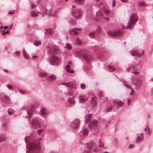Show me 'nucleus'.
<instances>
[{
	"label": "nucleus",
	"mask_w": 153,
	"mask_h": 153,
	"mask_svg": "<svg viewBox=\"0 0 153 153\" xmlns=\"http://www.w3.org/2000/svg\"><path fill=\"white\" fill-rule=\"evenodd\" d=\"M25 141L28 145L26 153H39L40 149L39 144L35 143L32 142L34 139L32 136H27L25 137Z\"/></svg>",
	"instance_id": "nucleus-1"
},
{
	"label": "nucleus",
	"mask_w": 153,
	"mask_h": 153,
	"mask_svg": "<svg viewBox=\"0 0 153 153\" xmlns=\"http://www.w3.org/2000/svg\"><path fill=\"white\" fill-rule=\"evenodd\" d=\"M138 20L137 15L135 13L132 14L130 16L128 25L126 26V28L127 29L129 28L132 29Z\"/></svg>",
	"instance_id": "nucleus-2"
},
{
	"label": "nucleus",
	"mask_w": 153,
	"mask_h": 153,
	"mask_svg": "<svg viewBox=\"0 0 153 153\" xmlns=\"http://www.w3.org/2000/svg\"><path fill=\"white\" fill-rule=\"evenodd\" d=\"M86 144L87 145V150L85 151L83 153H94L98 150L96 145L92 142L86 143Z\"/></svg>",
	"instance_id": "nucleus-3"
},
{
	"label": "nucleus",
	"mask_w": 153,
	"mask_h": 153,
	"mask_svg": "<svg viewBox=\"0 0 153 153\" xmlns=\"http://www.w3.org/2000/svg\"><path fill=\"white\" fill-rule=\"evenodd\" d=\"M49 62L51 65H58L61 62V59L56 56L52 55L48 58Z\"/></svg>",
	"instance_id": "nucleus-4"
},
{
	"label": "nucleus",
	"mask_w": 153,
	"mask_h": 153,
	"mask_svg": "<svg viewBox=\"0 0 153 153\" xmlns=\"http://www.w3.org/2000/svg\"><path fill=\"white\" fill-rule=\"evenodd\" d=\"M71 14L76 19H79L82 16V11L80 9H77L72 11Z\"/></svg>",
	"instance_id": "nucleus-5"
},
{
	"label": "nucleus",
	"mask_w": 153,
	"mask_h": 153,
	"mask_svg": "<svg viewBox=\"0 0 153 153\" xmlns=\"http://www.w3.org/2000/svg\"><path fill=\"white\" fill-rule=\"evenodd\" d=\"M30 123L32 128H39L41 126V122L38 118L33 119Z\"/></svg>",
	"instance_id": "nucleus-6"
},
{
	"label": "nucleus",
	"mask_w": 153,
	"mask_h": 153,
	"mask_svg": "<svg viewBox=\"0 0 153 153\" xmlns=\"http://www.w3.org/2000/svg\"><path fill=\"white\" fill-rule=\"evenodd\" d=\"M78 54L82 56L87 62H90L92 59V58L90 55L85 53L83 51H80L78 53Z\"/></svg>",
	"instance_id": "nucleus-7"
},
{
	"label": "nucleus",
	"mask_w": 153,
	"mask_h": 153,
	"mask_svg": "<svg viewBox=\"0 0 153 153\" xmlns=\"http://www.w3.org/2000/svg\"><path fill=\"white\" fill-rule=\"evenodd\" d=\"M113 103L116 107V109L119 110L122 108V110L123 109V106L124 105L123 102L119 100H117L113 101Z\"/></svg>",
	"instance_id": "nucleus-8"
},
{
	"label": "nucleus",
	"mask_w": 153,
	"mask_h": 153,
	"mask_svg": "<svg viewBox=\"0 0 153 153\" xmlns=\"http://www.w3.org/2000/svg\"><path fill=\"white\" fill-rule=\"evenodd\" d=\"M108 34L110 36H119L122 33V32L120 30L114 31H109L108 32Z\"/></svg>",
	"instance_id": "nucleus-9"
},
{
	"label": "nucleus",
	"mask_w": 153,
	"mask_h": 153,
	"mask_svg": "<svg viewBox=\"0 0 153 153\" xmlns=\"http://www.w3.org/2000/svg\"><path fill=\"white\" fill-rule=\"evenodd\" d=\"M88 126L92 130L96 129L98 126L97 122L95 120H93L88 124Z\"/></svg>",
	"instance_id": "nucleus-10"
},
{
	"label": "nucleus",
	"mask_w": 153,
	"mask_h": 153,
	"mask_svg": "<svg viewBox=\"0 0 153 153\" xmlns=\"http://www.w3.org/2000/svg\"><path fill=\"white\" fill-rule=\"evenodd\" d=\"M101 31V27L100 26H98L95 31L91 32L89 34V36L90 37L93 38L95 35H97L100 33Z\"/></svg>",
	"instance_id": "nucleus-11"
},
{
	"label": "nucleus",
	"mask_w": 153,
	"mask_h": 153,
	"mask_svg": "<svg viewBox=\"0 0 153 153\" xmlns=\"http://www.w3.org/2000/svg\"><path fill=\"white\" fill-rule=\"evenodd\" d=\"M49 114V112L48 110L44 107H42L39 112L40 115L43 117L48 114Z\"/></svg>",
	"instance_id": "nucleus-12"
},
{
	"label": "nucleus",
	"mask_w": 153,
	"mask_h": 153,
	"mask_svg": "<svg viewBox=\"0 0 153 153\" xmlns=\"http://www.w3.org/2000/svg\"><path fill=\"white\" fill-rule=\"evenodd\" d=\"M80 120L79 119H75L73 122V127L75 129L77 128L79 126Z\"/></svg>",
	"instance_id": "nucleus-13"
},
{
	"label": "nucleus",
	"mask_w": 153,
	"mask_h": 153,
	"mask_svg": "<svg viewBox=\"0 0 153 153\" xmlns=\"http://www.w3.org/2000/svg\"><path fill=\"white\" fill-rule=\"evenodd\" d=\"M144 50L143 51V53L142 54L136 51L132 50L131 51V53L132 55L134 56H137L138 57H140L141 56L143 55L144 53Z\"/></svg>",
	"instance_id": "nucleus-14"
},
{
	"label": "nucleus",
	"mask_w": 153,
	"mask_h": 153,
	"mask_svg": "<svg viewBox=\"0 0 153 153\" xmlns=\"http://www.w3.org/2000/svg\"><path fill=\"white\" fill-rule=\"evenodd\" d=\"M67 101L71 105H74L75 103L74 98L72 96L68 98Z\"/></svg>",
	"instance_id": "nucleus-15"
},
{
	"label": "nucleus",
	"mask_w": 153,
	"mask_h": 153,
	"mask_svg": "<svg viewBox=\"0 0 153 153\" xmlns=\"http://www.w3.org/2000/svg\"><path fill=\"white\" fill-rule=\"evenodd\" d=\"M57 49V47L56 46H53L49 49L48 52L50 54H54L55 53Z\"/></svg>",
	"instance_id": "nucleus-16"
},
{
	"label": "nucleus",
	"mask_w": 153,
	"mask_h": 153,
	"mask_svg": "<svg viewBox=\"0 0 153 153\" xmlns=\"http://www.w3.org/2000/svg\"><path fill=\"white\" fill-rule=\"evenodd\" d=\"M79 102L80 103L84 102L88 100L87 96H79Z\"/></svg>",
	"instance_id": "nucleus-17"
},
{
	"label": "nucleus",
	"mask_w": 153,
	"mask_h": 153,
	"mask_svg": "<svg viewBox=\"0 0 153 153\" xmlns=\"http://www.w3.org/2000/svg\"><path fill=\"white\" fill-rule=\"evenodd\" d=\"M81 30V29L78 28H74L73 30H72L70 31V33L71 35H76L78 34V33L76 31H79Z\"/></svg>",
	"instance_id": "nucleus-18"
},
{
	"label": "nucleus",
	"mask_w": 153,
	"mask_h": 153,
	"mask_svg": "<svg viewBox=\"0 0 153 153\" xmlns=\"http://www.w3.org/2000/svg\"><path fill=\"white\" fill-rule=\"evenodd\" d=\"M97 99L95 97H93L91 99V104L93 107L96 106L97 105Z\"/></svg>",
	"instance_id": "nucleus-19"
},
{
	"label": "nucleus",
	"mask_w": 153,
	"mask_h": 153,
	"mask_svg": "<svg viewBox=\"0 0 153 153\" xmlns=\"http://www.w3.org/2000/svg\"><path fill=\"white\" fill-rule=\"evenodd\" d=\"M33 107H31L29 110H27V112L30 118L33 113Z\"/></svg>",
	"instance_id": "nucleus-20"
},
{
	"label": "nucleus",
	"mask_w": 153,
	"mask_h": 153,
	"mask_svg": "<svg viewBox=\"0 0 153 153\" xmlns=\"http://www.w3.org/2000/svg\"><path fill=\"white\" fill-rule=\"evenodd\" d=\"M123 84L126 87H127V88H128L131 89V93H129L130 95H131L132 94V92L133 91V89L131 88L130 86L129 85L127 84V82L126 80H124V79L123 80Z\"/></svg>",
	"instance_id": "nucleus-21"
},
{
	"label": "nucleus",
	"mask_w": 153,
	"mask_h": 153,
	"mask_svg": "<svg viewBox=\"0 0 153 153\" xmlns=\"http://www.w3.org/2000/svg\"><path fill=\"white\" fill-rule=\"evenodd\" d=\"M75 44L77 45L80 46L82 45V42L78 37H77L75 39Z\"/></svg>",
	"instance_id": "nucleus-22"
},
{
	"label": "nucleus",
	"mask_w": 153,
	"mask_h": 153,
	"mask_svg": "<svg viewBox=\"0 0 153 153\" xmlns=\"http://www.w3.org/2000/svg\"><path fill=\"white\" fill-rule=\"evenodd\" d=\"M56 78V75L54 74L50 75L48 78V80L50 81H52Z\"/></svg>",
	"instance_id": "nucleus-23"
},
{
	"label": "nucleus",
	"mask_w": 153,
	"mask_h": 153,
	"mask_svg": "<svg viewBox=\"0 0 153 153\" xmlns=\"http://www.w3.org/2000/svg\"><path fill=\"white\" fill-rule=\"evenodd\" d=\"M92 117V115L91 114H88L86 115V116L85 117V123H88L90 120H91V119Z\"/></svg>",
	"instance_id": "nucleus-24"
},
{
	"label": "nucleus",
	"mask_w": 153,
	"mask_h": 153,
	"mask_svg": "<svg viewBox=\"0 0 153 153\" xmlns=\"http://www.w3.org/2000/svg\"><path fill=\"white\" fill-rule=\"evenodd\" d=\"M143 133H141L140 134V136L138 137L136 140V142L137 143L139 142L141 140H143Z\"/></svg>",
	"instance_id": "nucleus-25"
},
{
	"label": "nucleus",
	"mask_w": 153,
	"mask_h": 153,
	"mask_svg": "<svg viewBox=\"0 0 153 153\" xmlns=\"http://www.w3.org/2000/svg\"><path fill=\"white\" fill-rule=\"evenodd\" d=\"M114 108V106L111 105L107 108L106 109L105 111L107 112L111 111Z\"/></svg>",
	"instance_id": "nucleus-26"
},
{
	"label": "nucleus",
	"mask_w": 153,
	"mask_h": 153,
	"mask_svg": "<svg viewBox=\"0 0 153 153\" xmlns=\"http://www.w3.org/2000/svg\"><path fill=\"white\" fill-rule=\"evenodd\" d=\"M65 68L67 71L68 73L72 74L74 72V71L73 70H70V66L69 65H67L65 67Z\"/></svg>",
	"instance_id": "nucleus-27"
},
{
	"label": "nucleus",
	"mask_w": 153,
	"mask_h": 153,
	"mask_svg": "<svg viewBox=\"0 0 153 153\" xmlns=\"http://www.w3.org/2000/svg\"><path fill=\"white\" fill-rule=\"evenodd\" d=\"M6 140V137L3 135H0V143L5 141Z\"/></svg>",
	"instance_id": "nucleus-28"
},
{
	"label": "nucleus",
	"mask_w": 153,
	"mask_h": 153,
	"mask_svg": "<svg viewBox=\"0 0 153 153\" xmlns=\"http://www.w3.org/2000/svg\"><path fill=\"white\" fill-rule=\"evenodd\" d=\"M47 75V73L45 72L42 71L39 73V76L40 77H44L46 76Z\"/></svg>",
	"instance_id": "nucleus-29"
},
{
	"label": "nucleus",
	"mask_w": 153,
	"mask_h": 153,
	"mask_svg": "<svg viewBox=\"0 0 153 153\" xmlns=\"http://www.w3.org/2000/svg\"><path fill=\"white\" fill-rule=\"evenodd\" d=\"M89 132V130L86 128L82 130V132L84 136H86L88 135Z\"/></svg>",
	"instance_id": "nucleus-30"
},
{
	"label": "nucleus",
	"mask_w": 153,
	"mask_h": 153,
	"mask_svg": "<svg viewBox=\"0 0 153 153\" xmlns=\"http://www.w3.org/2000/svg\"><path fill=\"white\" fill-rule=\"evenodd\" d=\"M75 1L79 4H83L85 3V0H75Z\"/></svg>",
	"instance_id": "nucleus-31"
},
{
	"label": "nucleus",
	"mask_w": 153,
	"mask_h": 153,
	"mask_svg": "<svg viewBox=\"0 0 153 153\" xmlns=\"http://www.w3.org/2000/svg\"><path fill=\"white\" fill-rule=\"evenodd\" d=\"M138 6H142L143 7L146 6H147L146 3L144 1L139 2H138Z\"/></svg>",
	"instance_id": "nucleus-32"
},
{
	"label": "nucleus",
	"mask_w": 153,
	"mask_h": 153,
	"mask_svg": "<svg viewBox=\"0 0 153 153\" xmlns=\"http://www.w3.org/2000/svg\"><path fill=\"white\" fill-rule=\"evenodd\" d=\"M30 15L32 17H35L38 16L37 14L33 11H31L30 12Z\"/></svg>",
	"instance_id": "nucleus-33"
},
{
	"label": "nucleus",
	"mask_w": 153,
	"mask_h": 153,
	"mask_svg": "<svg viewBox=\"0 0 153 153\" xmlns=\"http://www.w3.org/2000/svg\"><path fill=\"white\" fill-rule=\"evenodd\" d=\"M41 44V42L40 41H35L33 42V44L36 46H37Z\"/></svg>",
	"instance_id": "nucleus-34"
},
{
	"label": "nucleus",
	"mask_w": 153,
	"mask_h": 153,
	"mask_svg": "<svg viewBox=\"0 0 153 153\" xmlns=\"http://www.w3.org/2000/svg\"><path fill=\"white\" fill-rule=\"evenodd\" d=\"M72 47V45L70 43H67L66 44V47L65 48H66L67 49L70 50L71 49Z\"/></svg>",
	"instance_id": "nucleus-35"
},
{
	"label": "nucleus",
	"mask_w": 153,
	"mask_h": 153,
	"mask_svg": "<svg viewBox=\"0 0 153 153\" xmlns=\"http://www.w3.org/2000/svg\"><path fill=\"white\" fill-rule=\"evenodd\" d=\"M53 30L51 29H48L46 30L45 33L46 35L48 34H51L52 33Z\"/></svg>",
	"instance_id": "nucleus-36"
},
{
	"label": "nucleus",
	"mask_w": 153,
	"mask_h": 153,
	"mask_svg": "<svg viewBox=\"0 0 153 153\" xmlns=\"http://www.w3.org/2000/svg\"><path fill=\"white\" fill-rule=\"evenodd\" d=\"M108 70L111 72L115 70V68L113 66L109 65L108 66Z\"/></svg>",
	"instance_id": "nucleus-37"
},
{
	"label": "nucleus",
	"mask_w": 153,
	"mask_h": 153,
	"mask_svg": "<svg viewBox=\"0 0 153 153\" xmlns=\"http://www.w3.org/2000/svg\"><path fill=\"white\" fill-rule=\"evenodd\" d=\"M138 64V63H136V64H135V65L134 66V65H133L132 66H131V67L128 68H127V71H129V70H130L131 68H132L133 69H134L137 66Z\"/></svg>",
	"instance_id": "nucleus-38"
},
{
	"label": "nucleus",
	"mask_w": 153,
	"mask_h": 153,
	"mask_svg": "<svg viewBox=\"0 0 153 153\" xmlns=\"http://www.w3.org/2000/svg\"><path fill=\"white\" fill-rule=\"evenodd\" d=\"M7 111L9 114L11 115L14 113V111L11 108H9L8 110Z\"/></svg>",
	"instance_id": "nucleus-39"
},
{
	"label": "nucleus",
	"mask_w": 153,
	"mask_h": 153,
	"mask_svg": "<svg viewBox=\"0 0 153 153\" xmlns=\"http://www.w3.org/2000/svg\"><path fill=\"white\" fill-rule=\"evenodd\" d=\"M103 144V141L101 140H100L98 142L99 146L100 147H102Z\"/></svg>",
	"instance_id": "nucleus-40"
},
{
	"label": "nucleus",
	"mask_w": 153,
	"mask_h": 153,
	"mask_svg": "<svg viewBox=\"0 0 153 153\" xmlns=\"http://www.w3.org/2000/svg\"><path fill=\"white\" fill-rule=\"evenodd\" d=\"M144 130L146 132L150 131V128L149 127L148 125H146L145 128L144 129Z\"/></svg>",
	"instance_id": "nucleus-41"
},
{
	"label": "nucleus",
	"mask_w": 153,
	"mask_h": 153,
	"mask_svg": "<svg viewBox=\"0 0 153 153\" xmlns=\"http://www.w3.org/2000/svg\"><path fill=\"white\" fill-rule=\"evenodd\" d=\"M57 13V11L56 10H54L53 11H51V15L53 16H54L55 15H56Z\"/></svg>",
	"instance_id": "nucleus-42"
},
{
	"label": "nucleus",
	"mask_w": 153,
	"mask_h": 153,
	"mask_svg": "<svg viewBox=\"0 0 153 153\" xmlns=\"http://www.w3.org/2000/svg\"><path fill=\"white\" fill-rule=\"evenodd\" d=\"M104 11L105 14L107 15H108L110 13L109 11V10L108 9H104Z\"/></svg>",
	"instance_id": "nucleus-43"
},
{
	"label": "nucleus",
	"mask_w": 153,
	"mask_h": 153,
	"mask_svg": "<svg viewBox=\"0 0 153 153\" xmlns=\"http://www.w3.org/2000/svg\"><path fill=\"white\" fill-rule=\"evenodd\" d=\"M10 32V30H7L6 31L4 30L2 31V35H3L4 34H8Z\"/></svg>",
	"instance_id": "nucleus-44"
},
{
	"label": "nucleus",
	"mask_w": 153,
	"mask_h": 153,
	"mask_svg": "<svg viewBox=\"0 0 153 153\" xmlns=\"http://www.w3.org/2000/svg\"><path fill=\"white\" fill-rule=\"evenodd\" d=\"M15 10H12L9 11L8 12V14H12L14 13L15 12Z\"/></svg>",
	"instance_id": "nucleus-45"
},
{
	"label": "nucleus",
	"mask_w": 153,
	"mask_h": 153,
	"mask_svg": "<svg viewBox=\"0 0 153 153\" xmlns=\"http://www.w3.org/2000/svg\"><path fill=\"white\" fill-rule=\"evenodd\" d=\"M19 92L20 93V94H21V95H24V94H25V93H26V91H22L21 90H19Z\"/></svg>",
	"instance_id": "nucleus-46"
},
{
	"label": "nucleus",
	"mask_w": 153,
	"mask_h": 153,
	"mask_svg": "<svg viewBox=\"0 0 153 153\" xmlns=\"http://www.w3.org/2000/svg\"><path fill=\"white\" fill-rule=\"evenodd\" d=\"M80 87L82 89H84L85 88V85L84 83H82L80 85Z\"/></svg>",
	"instance_id": "nucleus-47"
},
{
	"label": "nucleus",
	"mask_w": 153,
	"mask_h": 153,
	"mask_svg": "<svg viewBox=\"0 0 153 153\" xmlns=\"http://www.w3.org/2000/svg\"><path fill=\"white\" fill-rule=\"evenodd\" d=\"M7 87L10 89H12L13 88V87L10 84H7Z\"/></svg>",
	"instance_id": "nucleus-48"
},
{
	"label": "nucleus",
	"mask_w": 153,
	"mask_h": 153,
	"mask_svg": "<svg viewBox=\"0 0 153 153\" xmlns=\"http://www.w3.org/2000/svg\"><path fill=\"white\" fill-rule=\"evenodd\" d=\"M43 131V129H39L37 131V133L39 135H40L41 134Z\"/></svg>",
	"instance_id": "nucleus-49"
},
{
	"label": "nucleus",
	"mask_w": 153,
	"mask_h": 153,
	"mask_svg": "<svg viewBox=\"0 0 153 153\" xmlns=\"http://www.w3.org/2000/svg\"><path fill=\"white\" fill-rule=\"evenodd\" d=\"M69 96H73L74 94L72 90H70L69 91Z\"/></svg>",
	"instance_id": "nucleus-50"
},
{
	"label": "nucleus",
	"mask_w": 153,
	"mask_h": 153,
	"mask_svg": "<svg viewBox=\"0 0 153 153\" xmlns=\"http://www.w3.org/2000/svg\"><path fill=\"white\" fill-rule=\"evenodd\" d=\"M134 146V145L132 144H130L128 147V148L130 149L132 148Z\"/></svg>",
	"instance_id": "nucleus-51"
},
{
	"label": "nucleus",
	"mask_w": 153,
	"mask_h": 153,
	"mask_svg": "<svg viewBox=\"0 0 153 153\" xmlns=\"http://www.w3.org/2000/svg\"><path fill=\"white\" fill-rule=\"evenodd\" d=\"M115 4H116V2H115V1L113 0V2H112V7H114L115 6Z\"/></svg>",
	"instance_id": "nucleus-52"
},
{
	"label": "nucleus",
	"mask_w": 153,
	"mask_h": 153,
	"mask_svg": "<svg viewBox=\"0 0 153 153\" xmlns=\"http://www.w3.org/2000/svg\"><path fill=\"white\" fill-rule=\"evenodd\" d=\"M127 103L128 105H129L130 104V100L128 99L127 101Z\"/></svg>",
	"instance_id": "nucleus-53"
},
{
	"label": "nucleus",
	"mask_w": 153,
	"mask_h": 153,
	"mask_svg": "<svg viewBox=\"0 0 153 153\" xmlns=\"http://www.w3.org/2000/svg\"><path fill=\"white\" fill-rule=\"evenodd\" d=\"M24 57L26 59H28L29 58L28 56L27 55V53L26 54H24V55H23Z\"/></svg>",
	"instance_id": "nucleus-54"
},
{
	"label": "nucleus",
	"mask_w": 153,
	"mask_h": 153,
	"mask_svg": "<svg viewBox=\"0 0 153 153\" xmlns=\"http://www.w3.org/2000/svg\"><path fill=\"white\" fill-rule=\"evenodd\" d=\"M26 109V107L25 106H24L20 108L21 110H24Z\"/></svg>",
	"instance_id": "nucleus-55"
},
{
	"label": "nucleus",
	"mask_w": 153,
	"mask_h": 153,
	"mask_svg": "<svg viewBox=\"0 0 153 153\" xmlns=\"http://www.w3.org/2000/svg\"><path fill=\"white\" fill-rule=\"evenodd\" d=\"M35 4H31V8L32 9H33L35 7Z\"/></svg>",
	"instance_id": "nucleus-56"
},
{
	"label": "nucleus",
	"mask_w": 153,
	"mask_h": 153,
	"mask_svg": "<svg viewBox=\"0 0 153 153\" xmlns=\"http://www.w3.org/2000/svg\"><path fill=\"white\" fill-rule=\"evenodd\" d=\"M23 55H24V54H26V52L25 51V49H24L23 50Z\"/></svg>",
	"instance_id": "nucleus-57"
},
{
	"label": "nucleus",
	"mask_w": 153,
	"mask_h": 153,
	"mask_svg": "<svg viewBox=\"0 0 153 153\" xmlns=\"http://www.w3.org/2000/svg\"><path fill=\"white\" fill-rule=\"evenodd\" d=\"M66 84L67 87H71V85L70 84V83H66Z\"/></svg>",
	"instance_id": "nucleus-58"
},
{
	"label": "nucleus",
	"mask_w": 153,
	"mask_h": 153,
	"mask_svg": "<svg viewBox=\"0 0 153 153\" xmlns=\"http://www.w3.org/2000/svg\"><path fill=\"white\" fill-rule=\"evenodd\" d=\"M132 73H134L135 74H137L139 73V72H136V71H134L133 72H132Z\"/></svg>",
	"instance_id": "nucleus-59"
},
{
	"label": "nucleus",
	"mask_w": 153,
	"mask_h": 153,
	"mask_svg": "<svg viewBox=\"0 0 153 153\" xmlns=\"http://www.w3.org/2000/svg\"><path fill=\"white\" fill-rule=\"evenodd\" d=\"M122 1L123 3H126L128 2V0H121Z\"/></svg>",
	"instance_id": "nucleus-60"
},
{
	"label": "nucleus",
	"mask_w": 153,
	"mask_h": 153,
	"mask_svg": "<svg viewBox=\"0 0 153 153\" xmlns=\"http://www.w3.org/2000/svg\"><path fill=\"white\" fill-rule=\"evenodd\" d=\"M103 18L105 19L106 21H108L109 20V19L108 18H106V17H103Z\"/></svg>",
	"instance_id": "nucleus-61"
},
{
	"label": "nucleus",
	"mask_w": 153,
	"mask_h": 153,
	"mask_svg": "<svg viewBox=\"0 0 153 153\" xmlns=\"http://www.w3.org/2000/svg\"><path fill=\"white\" fill-rule=\"evenodd\" d=\"M20 53L19 51H17L15 53V54L16 55H18Z\"/></svg>",
	"instance_id": "nucleus-62"
},
{
	"label": "nucleus",
	"mask_w": 153,
	"mask_h": 153,
	"mask_svg": "<svg viewBox=\"0 0 153 153\" xmlns=\"http://www.w3.org/2000/svg\"><path fill=\"white\" fill-rule=\"evenodd\" d=\"M8 28V27L7 26H5L4 27V29H7Z\"/></svg>",
	"instance_id": "nucleus-63"
},
{
	"label": "nucleus",
	"mask_w": 153,
	"mask_h": 153,
	"mask_svg": "<svg viewBox=\"0 0 153 153\" xmlns=\"http://www.w3.org/2000/svg\"><path fill=\"white\" fill-rule=\"evenodd\" d=\"M37 56H33V59L36 58H37Z\"/></svg>",
	"instance_id": "nucleus-64"
}]
</instances>
